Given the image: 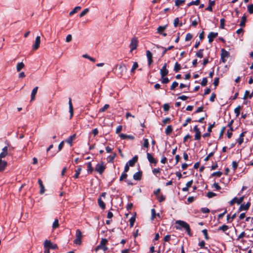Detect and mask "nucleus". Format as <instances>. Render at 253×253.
Here are the masks:
<instances>
[{
  "mask_svg": "<svg viewBox=\"0 0 253 253\" xmlns=\"http://www.w3.org/2000/svg\"><path fill=\"white\" fill-rule=\"evenodd\" d=\"M193 131L195 132V140H199L201 137V133L197 126H194Z\"/></svg>",
  "mask_w": 253,
  "mask_h": 253,
  "instance_id": "obj_11",
  "label": "nucleus"
},
{
  "mask_svg": "<svg viewBox=\"0 0 253 253\" xmlns=\"http://www.w3.org/2000/svg\"><path fill=\"white\" fill-rule=\"evenodd\" d=\"M222 174V172L218 171H216V172H214L212 173L211 175L212 176H216V177H219L221 176Z\"/></svg>",
  "mask_w": 253,
  "mask_h": 253,
  "instance_id": "obj_51",
  "label": "nucleus"
},
{
  "mask_svg": "<svg viewBox=\"0 0 253 253\" xmlns=\"http://www.w3.org/2000/svg\"><path fill=\"white\" fill-rule=\"evenodd\" d=\"M167 25L161 26L157 28V32H163L166 29Z\"/></svg>",
  "mask_w": 253,
  "mask_h": 253,
  "instance_id": "obj_52",
  "label": "nucleus"
},
{
  "mask_svg": "<svg viewBox=\"0 0 253 253\" xmlns=\"http://www.w3.org/2000/svg\"><path fill=\"white\" fill-rule=\"evenodd\" d=\"M242 109V106L239 105L234 109V113L236 117H238L240 114V110Z\"/></svg>",
  "mask_w": 253,
  "mask_h": 253,
  "instance_id": "obj_36",
  "label": "nucleus"
},
{
  "mask_svg": "<svg viewBox=\"0 0 253 253\" xmlns=\"http://www.w3.org/2000/svg\"><path fill=\"white\" fill-rule=\"evenodd\" d=\"M233 122L234 120H231L227 125V127H229V129L227 131V136L228 138H231L232 136V131L234 130L233 127L232 126Z\"/></svg>",
  "mask_w": 253,
  "mask_h": 253,
  "instance_id": "obj_9",
  "label": "nucleus"
},
{
  "mask_svg": "<svg viewBox=\"0 0 253 253\" xmlns=\"http://www.w3.org/2000/svg\"><path fill=\"white\" fill-rule=\"evenodd\" d=\"M151 219L152 220H153L154 219V218H155V217L156 216V211L154 209H151Z\"/></svg>",
  "mask_w": 253,
  "mask_h": 253,
  "instance_id": "obj_46",
  "label": "nucleus"
},
{
  "mask_svg": "<svg viewBox=\"0 0 253 253\" xmlns=\"http://www.w3.org/2000/svg\"><path fill=\"white\" fill-rule=\"evenodd\" d=\"M221 58L220 61L223 63L226 62V58H228L230 56L229 52L226 51L225 49L222 48L221 50Z\"/></svg>",
  "mask_w": 253,
  "mask_h": 253,
  "instance_id": "obj_6",
  "label": "nucleus"
},
{
  "mask_svg": "<svg viewBox=\"0 0 253 253\" xmlns=\"http://www.w3.org/2000/svg\"><path fill=\"white\" fill-rule=\"evenodd\" d=\"M247 133L246 131L242 132L239 138L237 140V142L239 144V145H241L244 142V137L245 136L246 133Z\"/></svg>",
  "mask_w": 253,
  "mask_h": 253,
  "instance_id": "obj_18",
  "label": "nucleus"
},
{
  "mask_svg": "<svg viewBox=\"0 0 253 253\" xmlns=\"http://www.w3.org/2000/svg\"><path fill=\"white\" fill-rule=\"evenodd\" d=\"M244 198V196L241 197L239 198L235 197L230 202V204L231 205H233L235 203H237L238 204H240L243 201Z\"/></svg>",
  "mask_w": 253,
  "mask_h": 253,
  "instance_id": "obj_14",
  "label": "nucleus"
},
{
  "mask_svg": "<svg viewBox=\"0 0 253 253\" xmlns=\"http://www.w3.org/2000/svg\"><path fill=\"white\" fill-rule=\"evenodd\" d=\"M167 63H165L164 66H163L162 68L160 70V74L161 76V77H164L166 75H167L169 73V71L167 69Z\"/></svg>",
  "mask_w": 253,
  "mask_h": 253,
  "instance_id": "obj_13",
  "label": "nucleus"
},
{
  "mask_svg": "<svg viewBox=\"0 0 253 253\" xmlns=\"http://www.w3.org/2000/svg\"><path fill=\"white\" fill-rule=\"evenodd\" d=\"M200 2V0H196L195 1H192L190 2H189L187 4V5H188V6H191L192 5H198L199 4Z\"/></svg>",
  "mask_w": 253,
  "mask_h": 253,
  "instance_id": "obj_44",
  "label": "nucleus"
},
{
  "mask_svg": "<svg viewBox=\"0 0 253 253\" xmlns=\"http://www.w3.org/2000/svg\"><path fill=\"white\" fill-rule=\"evenodd\" d=\"M76 137V134H73V135H71L70 137H69L66 140V142L70 144L71 146H72V142L75 139Z\"/></svg>",
  "mask_w": 253,
  "mask_h": 253,
  "instance_id": "obj_23",
  "label": "nucleus"
},
{
  "mask_svg": "<svg viewBox=\"0 0 253 253\" xmlns=\"http://www.w3.org/2000/svg\"><path fill=\"white\" fill-rule=\"evenodd\" d=\"M185 2V0H175V5L177 6H179Z\"/></svg>",
  "mask_w": 253,
  "mask_h": 253,
  "instance_id": "obj_49",
  "label": "nucleus"
},
{
  "mask_svg": "<svg viewBox=\"0 0 253 253\" xmlns=\"http://www.w3.org/2000/svg\"><path fill=\"white\" fill-rule=\"evenodd\" d=\"M215 126V122H213V124H209V126L207 129V131L208 132H211L212 128L214 126Z\"/></svg>",
  "mask_w": 253,
  "mask_h": 253,
  "instance_id": "obj_55",
  "label": "nucleus"
},
{
  "mask_svg": "<svg viewBox=\"0 0 253 253\" xmlns=\"http://www.w3.org/2000/svg\"><path fill=\"white\" fill-rule=\"evenodd\" d=\"M106 166L103 162L97 164L95 168V170L99 174H101L105 170Z\"/></svg>",
  "mask_w": 253,
  "mask_h": 253,
  "instance_id": "obj_8",
  "label": "nucleus"
},
{
  "mask_svg": "<svg viewBox=\"0 0 253 253\" xmlns=\"http://www.w3.org/2000/svg\"><path fill=\"white\" fill-rule=\"evenodd\" d=\"M181 69V66L180 64H179L178 62H176L174 67V70L175 72H178Z\"/></svg>",
  "mask_w": 253,
  "mask_h": 253,
  "instance_id": "obj_40",
  "label": "nucleus"
},
{
  "mask_svg": "<svg viewBox=\"0 0 253 253\" xmlns=\"http://www.w3.org/2000/svg\"><path fill=\"white\" fill-rule=\"evenodd\" d=\"M218 35V33H210L208 35L209 42L211 43L213 41L214 38Z\"/></svg>",
  "mask_w": 253,
  "mask_h": 253,
  "instance_id": "obj_22",
  "label": "nucleus"
},
{
  "mask_svg": "<svg viewBox=\"0 0 253 253\" xmlns=\"http://www.w3.org/2000/svg\"><path fill=\"white\" fill-rule=\"evenodd\" d=\"M38 89V87L36 86L33 88L32 90V93H31V101H32L35 99V96L37 93Z\"/></svg>",
  "mask_w": 253,
  "mask_h": 253,
  "instance_id": "obj_27",
  "label": "nucleus"
},
{
  "mask_svg": "<svg viewBox=\"0 0 253 253\" xmlns=\"http://www.w3.org/2000/svg\"><path fill=\"white\" fill-rule=\"evenodd\" d=\"M89 11L88 8H85L84 9L80 14V17H82L84 16L85 15H86Z\"/></svg>",
  "mask_w": 253,
  "mask_h": 253,
  "instance_id": "obj_48",
  "label": "nucleus"
},
{
  "mask_svg": "<svg viewBox=\"0 0 253 253\" xmlns=\"http://www.w3.org/2000/svg\"><path fill=\"white\" fill-rule=\"evenodd\" d=\"M173 48H174V46H173V45L169 46L168 48H165L164 47H162V48H163L164 49L162 53V55L163 56L166 53L167 51L171 50V49H173Z\"/></svg>",
  "mask_w": 253,
  "mask_h": 253,
  "instance_id": "obj_39",
  "label": "nucleus"
},
{
  "mask_svg": "<svg viewBox=\"0 0 253 253\" xmlns=\"http://www.w3.org/2000/svg\"><path fill=\"white\" fill-rule=\"evenodd\" d=\"M238 163L236 162V161H233L232 163V168L233 169L235 170L238 167Z\"/></svg>",
  "mask_w": 253,
  "mask_h": 253,
  "instance_id": "obj_64",
  "label": "nucleus"
},
{
  "mask_svg": "<svg viewBox=\"0 0 253 253\" xmlns=\"http://www.w3.org/2000/svg\"><path fill=\"white\" fill-rule=\"evenodd\" d=\"M138 40L137 38L135 37H133L129 44L130 51L132 52L133 50L136 49L138 46Z\"/></svg>",
  "mask_w": 253,
  "mask_h": 253,
  "instance_id": "obj_4",
  "label": "nucleus"
},
{
  "mask_svg": "<svg viewBox=\"0 0 253 253\" xmlns=\"http://www.w3.org/2000/svg\"><path fill=\"white\" fill-rule=\"evenodd\" d=\"M175 228L177 230L185 229L189 236H192L189 225L185 221L178 220L175 221Z\"/></svg>",
  "mask_w": 253,
  "mask_h": 253,
  "instance_id": "obj_1",
  "label": "nucleus"
},
{
  "mask_svg": "<svg viewBox=\"0 0 253 253\" xmlns=\"http://www.w3.org/2000/svg\"><path fill=\"white\" fill-rule=\"evenodd\" d=\"M208 83V80L207 78H204L201 83V84L203 86H205L207 85Z\"/></svg>",
  "mask_w": 253,
  "mask_h": 253,
  "instance_id": "obj_58",
  "label": "nucleus"
},
{
  "mask_svg": "<svg viewBox=\"0 0 253 253\" xmlns=\"http://www.w3.org/2000/svg\"><path fill=\"white\" fill-rule=\"evenodd\" d=\"M142 172L140 170L133 174V178L135 180H140L142 178Z\"/></svg>",
  "mask_w": 253,
  "mask_h": 253,
  "instance_id": "obj_20",
  "label": "nucleus"
},
{
  "mask_svg": "<svg viewBox=\"0 0 253 253\" xmlns=\"http://www.w3.org/2000/svg\"><path fill=\"white\" fill-rule=\"evenodd\" d=\"M41 42V37L40 36H37L34 44L33 45V49L36 50L40 47Z\"/></svg>",
  "mask_w": 253,
  "mask_h": 253,
  "instance_id": "obj_12",
  "label": "nucleus"
},
{
  "mask_svg": "<svg viewBox=\"0 0 253 253\" xmlns=\"http://www.w3.org/2000/svg\"><path fill=\"white\" fill-rule=\"evenodd\" d=\"M108 242V240L105 238H102L100 241V244L98 245L96 248V250L102 249L103 251H106L108 250V248L106 245Z\"/></svg>",
  "mask_w": 253,
  "mask_h": 253,
  "instance_id": "obj_5",
  "label": "nucleus"
},
{
  "mask_svg": "<svg viewBox=\"0 0 253 253\" xmlns=\"http://www.w3.org/2000/svg\"><path fill=\"white\" fill-rule=\"evenodd\" d=\"M25 67L24 64L21 62L18 63L16 65V70L17 72H20Z\"/></svg>",
  "mask_w": 253,
  "mask_h": 253,
  "instance_id": "obj_31",
  "label": "nucleus"
},
{
  "mask_svg": "<svg viewBox=\"0 0 253 253\" xmlns=\"http://www.w3.org/2000/svg\"><path fill=\"white\" fill-rule=\"evenodd\" d=\"M203 51L204 49H199L196 53V56L197 57L202 58L203 57Z\"/></svg>",
  "mask_w": 253,
  "mask_h": 253,
  "instance_id": "obj_35",
  "label": "nucleus"
},
{
  "mask_svg": "<svg viewBox=\"0 0 253 253\" xmlns=\"http://www.w3.org/2000/svg\"><path fill=\"white\" fill-rule=\"evenodd\" d=\"M87 165V171L88 173H91L93 171V169L92 166L91 162H88L86 164Z\"/></svg>",
  "mask_w": 253,
  "mask_h": 253,
  "instance_id": "obj_32",
  "label": "nucleus"
},
{
  "mask_svg": "<svg viewBox=\"0 0 253 253\" xmlns=\"http://www.w3.org/2000/svg\"><path fill=\"white\" fill-rule=\"evenodd\" d=\"M216 196V194L212 192H211V191H209L207 193V196L209 198H212L214 196Z\"/></svg>",
  "mask_w": 253,
  "mask_h": 253,
  "instance_id": "obj_57",
  "label": "nucleus"
},
{
  "mask_svg": "<svg viewBox=\"0 0 253 253\" xmlns=\"http://www.w3.org/2000/svg\"><path fill=\"white\" fill-rule=\"evenodd\" d=\"M193 36L189 33H188L185 37V41H189L192 39Z\"/></svg>",
  "mask_w": 253,
  "mask_h": 253,
  "instance_id": "obj_63",
  "label": "nucleus"
},
{
  "mask_svg": "<svg viewBox=\"0 0 253 253\" xmlns=\"http://www.w3.org/2000/svg\"><path fill=\"white\" fill-rule=\"evenodd\" d=\"M147 158L150 163L154 164H157V160L153 157V156L150 153H147Z\"/></svg>",
  "mask_w": 253,
  "mask_h": 253,
  "instance_id": "obj_17",
  "label": "nucleus"
},
{
  "mask_svg": "<svg viewBox=\"0 0 253 253\" xmlns=\"http://www.w3.org/2000/svg\"><path fill=\"white\" fill-rule=\"evenodd\" d=\"M116 156V154L114 153L113 155L109 156L108 158L109 159V162L113 163L115 158Z\"/></svg>",
  "mask_w": 253,
  "mask_h": 253,
  "instance_id": "obj_56",
  "label": "nucleus"
},
{
  "mask_svg": "<svg viewBox=\"0 0 253 253\" xmlns=\"http://www.w3.org/2000/svg\"><path fill=\"white\" fill-rule=\"evenodd\" d=\"M5 142L7 143V145L2 148V152L0 153V159H1L5 158L8 155V149L9 147V143L7 141Z\"/></svg>",
  "mask_w": 253,
  "mask_h": 253,
  "instance_id": "obj_10",
  "label": "nucleus"
},
{
  "mask_svg": "<svg viewBox=\"0 0 253 253\" xmlns=\"http://www.w3.org/2000/svg\"><path fill=\"white\" fill-rule=\"evenodd\" d=\"M120 137L122 139H129L133 140L134 139V137L132 135H127L126 134L122 133L120 134Z\"/></svg>",
  "mask_w": 253,
  "mask_h": 253,
  "instance_id": "obj_25",
  "label": "nucleus"
},
{
  "mask_svg": "<svg viewBox=\"0 0 253 253\" xmlns=\"http://www.w3.org/2000/svg\"><path fill=\"white\" fill-rule=\"evenodd\" d=\"M82 170V168L81 166H79L77 169L76 170V173L74 175V177L77 178L79 177V175L80 173V172Z\"/></svg>",
  "mask_w": 253,
  "mask_h": 253,
  "instance_id": "obj_37",
  "label": "nucleus"
},
{
  "mask_svg": "<svg viewBox=\"0 0 253 253\" xmlns=\"http://www.w3.org/2000/svg\"><path fill=\"white\" fill-rule=\"evenodd\" d=\"M7 166V162L0 159V172L4 171Z\"/></svg>",
  "mask_w": 253,
  "mask_h": 253,
  "instance_id": "obj_15",
  "label": "nucleus"
},
{
  "mask_svg": "<svg viewBox=\"0 0 253 253\" xmlns=\"http://www.w3.org/2000/svg\"><path fill=\"white\" fill-rule=\"evenodd\" d=\"M97 202H98V205L101 209H102V210H104L105 209V207H106L105 204L102 200L101 197L98 199Z\"/></svg>",
  "mask_w": 253,
  "mask_h": 253,
  "instance_id": "obj_29",
  "label": "nucleus"
},
{
  "mask_svg": "<svg viewBox=\"0 0 253 253\" xmlns=\"http://www.w3.org/2000/svg\"><path fill=\"white\" fill-rule=\"evenodd\" d=\"M248 10L250 14L253 13V4H250L248 6Z\"/></svg>",
  "mask_w": 253,
  "mask_h": 253,
  "instance_id": "obj_59",
  "label": "nucleus"
},
{
  "mask_svg": "<svg viewBox=\"0 0 253 253\" xmlns=\"http://www.w3.org/2000/svg\"><path fill=\"white\" fill-rule=\"evenodd\" d=\"M178 85V83L176 82H174L172 84H171V86H170V89L171 90H174L175 87H177Z\"/></svg>",
  "mask_w": 253,
  "mask_h": 253,
  "instance_id": "obj_60",
  "label": "nucleus"
},
{
  "mask_svg": "<svg viewBox=\"0 0 253 253\" xmlns=\"http://www.w3.org/2000/svg\"><path fill=\"white\" fill-rule=\"evenodd\" d=\"M250 205L251 203L250 202L247 203L246 204H242L239 208L238 211H247L249 209Z\"/></svg>",
  "mask_w": 253,
  "mask_h": 253,
  "instance_id": "obj_16",
  "label": "nucleus"
},
{
  "mask_svg": "<svg viewBox=\"0 0 253 253\" xmlns=\"http://www.w3.org/2000/svg\"><path fill=\"white\" fill-rule=\"evenodd\" d=\"M202 233L204 235L205 239L207 240H209V237L208 236L207 230L206 229L203 230H202Z\"/></svg>",
  "mask_w": 253,
  "mask_h": 253,
  "instance_id": "obj_54",
  "label": "nucleus"
},
{
  "mask_svg": "<svg viewBox=\"0 0 253 253\" xmlns=\"http://www.w3.org/2000/svg\"><path fill=\"white\" fill-rule=\"evenodd\" d=\"M246 21V16H245V15H244V16H243L242 17V19H241V22H240V25L241 27L245 26Z\"/></svg>",
  "mask_w": 253,
  "mask_h": 253,
  "instance_id": "obj_43",
  "label": "nucleus"
},
{
  "mask_svg": "<svg viewBox=\"0 0 253 253\" xmlns=\"http://www.w3.org/2000/svg\"><path fill=\"white\" fill-rule=\"evenodd\" d=\"M135 221V216H132L129 220V225L131 227H133Z\"/></svg>",
  "mask_w": 253,
  "mask_h": 253,
  "instance_id": "obj_41",
  "label": "nucleus"
},
{
  "mask_svg": "<svg viewBox=\"0 0 253 253\" xmlns=\"http://www.w3.org/2000/svg\"><path fill=\"white\" fill-rule=\"evenodd\" d=\"M127 72V68L125 64H121L116 68L115 72L117 76L120 78L125 76Z\"/></svg>",
  "mask_w": 253,
  "mask_h": 253,
  "instance_id": "obj_2",
  "label": "nucleus"
},
{
  "mask_svg": "<svg viewBox=\"0 0 253 253\" xmlns=\"http://www.w3.org/2000/svg\"><path fill=\"white\" fill-rule=\"evenodd\" d=\"M82 233L79 229H77L76 232V238L74 241V243L76 245H81L82 243Z\"/></svg>",
  "mask_w": 253,
  "mask_h": 253,
  "instance_id": "obj_3",
  "label": "nucleus"
},
{
  "mask_svg": "<svg viewBox=\"0 0 253 253\" xmlns=\"http://www.w3.org/2000/svg\"><path fill=\"white\" fill-rule=\"evenodd\" d=\"M170 119L169 118H165V119L163 120L162 121V122H163V125H165L166 124H167V123H169L170 122Z\"/></svg>",
  "mask_w": 253,
  "mask_h": 253,
  "instance_id": "obj_62",
  "label": "nucleus"
},
{
  "mask_svg": "<svg viewBox=\"0 0 253 253\" xmlns=\"http://www.w3.org/2000/svg\"><path fill=\"white\" fill-rule=\"evenodd\" d=\"M127 176V174H126V173L123 172L120 177V181H122L124 179H126Z\"/></svg>",
  "mask_w": 253,
  "mask_h": 253,
  "instance_id": "obj_61",
  "label": "nucleus"
},
{
  "mask_svg": "<svg viewBox=\"0 0 253 253\" xmlns=\"http://www.w3.org/2000/svg\"><path fill=\"white\" fill-rule=\"evenodd\" d=\"M44 248H48V249H51L56 250L58 248V246L55 244H52L50 241L46 240L44 242Z\"/></svg>",
  "mask_w": 253,
  "mask_h": 253,
  "instance_id": "obj_7",
  "label": "nucleus"
},
{
  "mask_svg": "<svg viewBox=\"0 0 253 253\" xmlns=\"http://www.w3.org/2000/svg\"><path fill=\"white\" fill-rule=\"evenodd\" d=\"M59 226V221L58 219H55L52 224V228L56 229Z\"/></svg>",
  "mask_w": 253,
  "mask_h": 253,
  "instance_id": "obj_38",
  "label": "nucleus"
},
{
  "mask_svg": "<svg viewBox=\"0 0 253 253\" xmlns=\"http://www.w3.org/2000/svg\"><path fill=\"white\" fill-rule=\"evenodd\" d=\"M138 63L136 62H134L131 69V72H133L138 68Z\"/></svg>",
  "mask_w": 253,
  "mask_h": 253,
  "instance_id": "obj_53",
  "label": "nucleus"
},
{
  "mask_svg": "<svg viewBox=\"0 0 253 253\" xmlns=\"http://www.w3.org/2000/svg\"><path fill=\"white\" fill-rule=\"evenodd\" d=\"M146 56L148 59V63L149 65H151L153 62V55L149 50L146 51Z\"/></svg>",
  "mask_w": 253,
  "mask_h": 253,
  "instance_id": "obj_19",
  "label": "nucleus"
},
{
  "mask_svg": "<svg viewBox=\"0 0 253 253\" xmlns=\"http://www.w3.org/2000/svg\"><path fill=\"white\" fill-rule=\"evenodd\" d=\"M157 198L159 202H164L166 199V197L163 195H159Z\"/></svg>",
  "mask_w": 253,
  "mask_h": 253,
  "instance_id": "obj_47",
  "label": "nucleus"
},
{
  "mask_svg": "<svg viewBox=\"0 0 253 253\" xmlns=\"http://www.w3.org/2000/svg\"><path fill=\"white\" fill-rule=\"evenodd\" d=\"M172 130H173V129H172V126L170 125H169V126H167V128H166L165 133L166 134L169 135L172 132Z\"/></svg>",
  "mask_w": 253,
  "mask_h": 253,
  "instance_id": "obj_34",
  "label": "nucleus"
},
{
  "mask_svg": "<svg viewBox=\"0 0 253 253\" xmlns=\"http://www.w3.org/2000/svg\"><path fill=\"white\" fill-rule=\"evenodd\" d=\"M215 4V1L213 0H209V5L206 8V10L210 11H212V6Z\"/></svg>",
  "mask_w": 253,
  "mask_h": 253,
  "instance_id": "obj_30",
  "label": "nucleus"
},
{
  "mask_svg": "<svg viewBox=\"0 0 253 253\" xmlns=\"http://www.w3.org/2000/svg\"><path fill=\"white\" fill-rule=\"evenodd\" d=\"M38 183L40 187V193L42 194L44 192L45 189L42 181L41 179H38Z\"/></svg>",
  "mask_w": 253,
  "mask_h": 253,
  "instance_id": "obj_28",
  "label": "nucleus"
},
{
  "mask_svg": "<svg viewBox=\"0 0 253 253\" xmlns=\"http://www.w3.org/2000/svg\"><path fill=\"white\" fill-rule=\"evenodd\" d=\"M169 80L167 77H161V82L164 84H168Z\"/></svg>",
  "mask_w": 253,
  "mask_h": 253,
  "instance_id": "obj_50",
  "label": "nucleus"
},
{
  "mask_svg": "<svg viewBox=\"0 0 253 253\" xmlns=\"http://www.w3.org/2000/svg\"><path fill=\"white\" fill-rule=\"evenodd\" d=\"M229 229V227L226 225H223L221 226H220L218 230H221L223 232L227 231Z\"/></svg>",
  "mask_w": 253,
  "mask_h": 253,
  "instance_id": "obj_42",
  "label": "nucleus"
},
{
  "mask_svg": "<svg viewBox=\"0 0 253 253\" xmlns=\"http://www.w3.org/2000/svg\"><path fill=\"white\" fill-rule=\"evenodd\" d=\"M193 183V180H191L189 181H188L186 184V186L185 187H183L182 189V190L183 191V192H187L189 190V188L190 187H191L192 184Z\"/></svg>",
  "mask_w": 253,
  "mask_h": 253,
  "instance_id": "obj_24",
  "label": "nucleus"
},
{
  "mask_svg": "<svg viewBox=\"0 0 253 253\" xmlns=\"http://www.w3.org/2000/svg\"><path fill=\"white\" fill-rule=\"evenodd\" d=\"M69 112L70 113V119H71L73 116L74 109H73V106L72 105L71 98H69Z\"/></svg>",
  "mask_w": 253,
  "mask_h": 253,
  "instance_id": "obj_26",
  "label": "nucleus"
},
{
  "mask_svg": "<svg viewBox=\"0 0 253 253\" xmlns=\"http://www.w3.org/2000/svg\"><path fill=\"white\" fill-rule=\"evenodd\" d=\"M81 9V7L80 6H78L75 7L70 13L69 15L71 16L74 13L77 12L78 11L80 10Z\"/></svg>",
  "mask_w": 253,
  "mask_h": 253,
  "instance_id": "obj_33",
  "label": "nucleus"
},
{
  "mask_svg": "<svg viewBox=\"0 0 253 253\" xmlns=\"http://www.w3.org/2000/svg\"><path fill=\"white\" fill-rule=\"evenodd\" d=\"M138 156L137 155H135L134 156L132 159L130 160L128 162V165L130 166V167H133L134 166V165H135V163L138 160Z\"/></svg>",
  "mask_w": 253,
  "mask_h": 253,
  "instance_id": "obj_21",
  "label": "nucleus"
},
{
  "mask_svg": "<svg viewBox=\"0 0 253 253\" xmlns=\"http://www.w3.org/2000/svg\"><path fill=\"white\" fill-rule=\"evenodd\" d=\"M109 104H105L103 107L101 108L99 110V112H103L105 111L107 109H108L109 108Z\"/></svg>",
  "mask_w": 253,
  "mask_h": 253,
  "instance_id": "obj_45",
  "label": "nucleus"
}]
</instances>
